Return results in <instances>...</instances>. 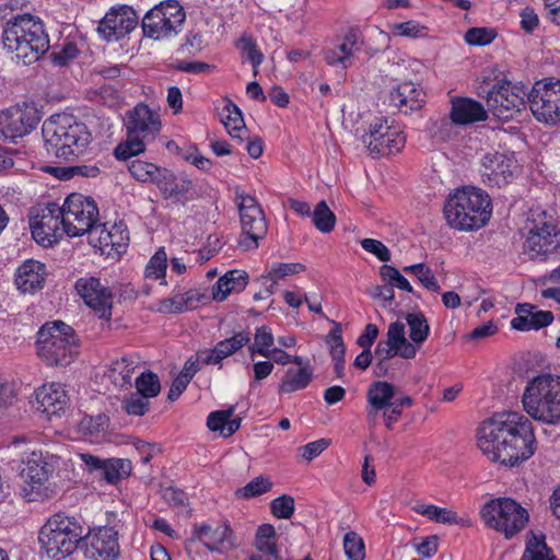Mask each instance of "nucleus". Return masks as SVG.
<instances>
[{"label":"nucleus","mask_w":560,"mask_h":560,"mask_svg":"<svg viewBox=\"0 0 560 560\" xmlns=\"http://www.w3.org/2000/svg\"><path fill=\"white\" fill-rule=\"evenodd\" d=\"M51 470L43 454L32 453L20 471L21 479L31 487L32 490L44 485L48 480Z\"/></svg>","instance_id":"obj_33"},{"label":"nucleus","mask_w":560,"mask_h":560,"mask_svg":"<svg viewBox=\"0 0 560 560\" xmlns=\"http://www.w3.org/2000/svg\"><path fill=\"white\" fill-rule=\"evenodd\" d=\"M305 270V266L299 262H275L270 266L262 279L271 281L270 287H275L277 282L285 277L300 273Z\"/></svg>","instance_id":"obj_49"},{"label":"nucleus","mask_w":560,"mask_h":560,"mask_svg":"<svg viewBox=\"0 0 560 560\" xmlns=\"http://www.w3.org/2000/svg\"><path fill=\"white\" fill-rule=\"evenodd\" d=\"M138 366V361L133 358L124 357L112 362L107 370V377L119 387L131 384L132 374Z\"/></svg>","instance_id":"obj_43"},{"label":"nucleus","mask_w":560,"mask_h":560,"mask_svg":"<svg viewBox=\"0 0 560 560\" xmlns=\"http://www.w3.org/2000/svg\"><path fill=\"white\" fill-rule=\"evenodd\" d=\"M524 410L547 424L560 422V377L542 374L528 382L522 396Z\"/></svg>","instance_id":"obj_7"},{"label":"nucleus","mask_w":560,"mask_h":560,"mask_svg":"<svg viewBox=\"0 0 560 560\" xmlns=\"http://www.w3.org/2000/svg\"><path fill=\"white\" fill-rule=\"evenodd\" d=\"M79 52L80 51L77 47V44L69 42L63 44L59 50H54L50 54V59L54 65L63 67L72 61L79 55Z\"/></svg>","instance_id":"obj_57"},{"label":"nucleus","mask_w":560,"mask_h":560,"mask_svg":"<svg viewBox=\"0 0 560 560\" xmlns=\"http://www.w3.org/2000/svg\"><path fill=\"white\" fill-rule=\"evenodd\" d=\"M271 512L278 518H290L294 512V499L282 494L271 502Z\"/></svg>","instance_id":"obj_58"},{"label":"nucleus","mask_w":560,"mask_h":560,"mask_svg":"<svg viewBox=\"0 0 560 560\" xmlns=\"http://www.w3.org/2000/svg\"><path fill=\"white\" fill-rule=\"evenodd\" d=\"M149 398L135 393L125 397L122 409L130 416H143L149 408Z\"/></svg>","instance_id":"obj_55"},{"label":"nucleus","mask_w":560,"mask_h":560,"mask_svg":"<svg viewBox=\"0 0 560 560\" xmlns=\"http://www.w3.org/2000/svg\"><path fill=\"white\" fill-rule=\"evenodd\" d=\"M423 103V91L412 82H402L389 93V104L406 115L421 109Z\"/></svg>","instance_id":"obj_27"},{"label":"nucleus","mask_w":560,"mask_h":560,"mask_svg":"<svg viewBox=\"0 0 560 560\" xmlns=\"http://www.w3.org/2000/svg\"><path fill=\"white\" fill-rule=\"evenodd\" d=\"M396 388L392 383L385 381L373 382L366 393L369 407L366 416L374 421L381 410H385L395 397Z\"/></svg>","instance_id":"obj_32"},{"label":"nucleus","mask_w":560,"mask_h":560,"mask_svg":"<svg viewBox=\"0 0 560 560\" xmlns=\"http://www.w3.org/2000/svg\"><path fill=\"white\" fill-rule=\"evenodd\" d=\"M518 171L513 153L488 152L481 159L480 175L489 187L501 188L512 183Z\"/></svg>","instance_id":"obj_18"},{"label":"nucleus","mask_w":560,"mask_h":560,"mask_svg":"<svg viewBox=\"0 0 560 560\" xmlns=\"http://www.w3.org/2000/svg\"><path fill=\"white\" fill-rule=\"evenodd\" d=\"M361 45L359 34L351 30L345 35L342 43L324 52V59L329 66L340 65L345 69L349 68L352 65L354 54L361 50Z\"/></svg>","instance_id":"obj_31"},{"label":"nucleus","mask_w":560,"mask_h":560,"mask_svg":"<svg viewBox=\"0 0 560 560\" xmlns=\"http://www.w3.org/2000/svg\"><path fill=\"white\" fill-rule=\"evenodd\" d=\"M360 244L364 250L375 255L381 261L387 262L390 260V252L381 241L363 238Z\"/></svg>","instance_id":"obj_60"},{"label":"nucleus","mask_w":560,"mask_h":560,"mask_svg":"<svg viewBox=\"0 0 560 560\" xmlns=\"http://www.w3.org/2000/svg\"><path fill=\"white\" fill-rule=\"evenodd\" d=\"M451 103L450 119L456 125H469L488 118L483 105L472 98L454 97Z\"/></svg>","instance_id":"obj_30"},{"label":"nucleus","mask_w":560,"mask_h":560,"mask_svg":"<svg viewBox=\"0 0 560 560\" xmlns=\"http://www.w3.org/2000/svg\"><path fill=\"white\" fill-rule=\"evenodd\" d=\"M407 325L409 326V338L411 343L416 347L417 345H422L429 337L430 326L425 316L418 313H408L406 316Z\"/></svg>","instance_id":"obj_44"},{"label":"nucleus","mask_w":560,"mask_h":560,"mask_svg":"<svg viewBox=\"0 0 560 560\" xmlns=\"http://www.w3.org/2000/svg\"><path fill=\"white\" fill-rule=\"evenodd\" d=\"M477 445L489 460L516 466L530 458L537 448L533 422L516 411L497 413L480 423Z\"/></svg>","instance_id":"obj_1"},{"label":"nucleus","mask_w":560,"mask_h":560,"mask_svg":"<svg viewBox=\"0 0 560 560\" xmlns=\"http://www.w3.org/2000/svg\"><path fill=\"white\" fill-rule=\"evenodd\" d=\"M84 538V527L73 516L65 513L51 515L38 532L40 550L52 560L71 556Z\"/></svg>","instance_id":"obj_5"},{"label":"nucleus","mask_w":560,"mask_h":560,"mask_svg":"<svg viewBox=\"0 0 560 560\" xmlns=\"http://www.w3.org/2000/svg\"><path fill=\"white\" fill-rule=\"evenodd\" d=\"M275 338L271 329L268 326L257 327L254 334V343L249 345L248 350L252 357L256 353L269 358V352L272 349Z\"/></svg>","instance_id":"obj_46"},{"label":"nucleus","mask_w":560,"mask_h":560,"mask_svg":"<svg viewBox=\"0 0 560 560\" xmlns=\"http://www.w3.org/2000/svg\"><path fill=\"white\" fill-rule=\"evenodd\" d=\"M163 498L171 506L178 509L179 512H184L186 516L191 515V509H187V492H164Z\"/></svg>","instance_id":"obj_64"},{"label":"nucleus","mask_w":560,"mask_h":560,"mask_svg":"<svg viewBox=\"0 0 560 560\" xmlns=\"http://www.w3.org/2000/svg\"><path fill=\"white\" fill-rule=\"evenodd\" d=\"M36 409L48 417L59 415L68 405V396L59 383L45 384L35 392Z\"/></svg>","instance_id":"obj_26"},{"label":"nucleus","mask_w":560,"mask_h":560,"mask_svg":"<svg viewBox=\"0 0 560 560\" xmlns=\"http://www.w3.org/2000/svg\"><path fill=\"white\" fill-rule=\"evenodd\" d=\"M187 541L189 544L200 542L211 552H222L235 547L233 530L228 522L219 523L215 526L208 523H196L191 527Z\"/></svg>","instance_id":"obj_20"},{"label":"nucleus","mask_w":560,"mask_h":560,"mask_svg":"<svg viewBox=\"0 0 560 560\" xmlns=\"http://www.w3.org/2000/svg\"><path fill=\"white\" fill-rule=\"evenodd\" d=\"M495 32L489 27H471L465 34V40L469 45L485 46L495 38Z\"/></svg>","instance_id":"obj_56"},{"label":"nucleus","mask_w":560,"mask_h":560,"mask_svg":"<svg viewBox=\"0 0 560 560\" xmlns=\"http://www.w3.org/2000/svg\"><path fill=\"white\" fill-rule=\"evenodd\" d=\"M343 550L349 560H364L365 559V545L363 538L353 530L345 534Z\"/></svg>","instance_id":"obj_51"},{"label":"nucleus","mask_w":560,"mask_h":560,"mask_svg":"<svg viewBox=\"0 0 560 560\" xmlns=\"http://www.w3.org/2000/svg\"><path fill=\"white\" fill-rule=\"evenodd\" d=\"M82 429L86 430L89 434L95 439L104 436L109 427V418L104 413H98L95 417L84 418L81 421Z\"/></svg>","instance_id":"obj_54"},{"label":"nucleus","mask_w":560,"mask_h":560,"mask_svg":"<svg viewBox=\"0 0 560 560\" xmlns=\"http://www.w3.org/2000/svg\"><path fill=\"white\" fill-rule=\"evenodd\" d=\"M132 471V463L127 458H106L101 474L110 486H117L120 481L127 479Z\"/></svg>","instance_id":"obj_41"},{"label":"nucleus","mask_w":560,"mask_h":560,"mask_svg":"<svg viewBox=\"0 0 560 560\" xmlns=\"http://www.w3.org/2000/svg\"><path fill=\"white\" fill-rule=\"evenodd\" d=\"M165 198L186 195L192 187L191 180L185 175H175L172 171L162 167L155 182Z\"/></svg>","instance_id":"obj_35"},{"label":"nucleus","mask_w":560,"mask_h":560,"mask_svg":"<svg viewBox=\"0 0 560 560\" xmlns=\"http://www.w3.org/2000/svg\"><path fill=\"white\" fill-rule=\"evenodd\" d=\"M42 133L47 152L63 160L81 154L91 141L85 125L69 115L52 116L45 120Z\"/></svg>","instance_id":"obj_4"},{"label":"nucleus","mask_w":560,"mask_h":560,"mask_svg":"<svg viewBox=\"0 0 560 560\" xmlns=\"http://www.w3.org/2000/svg\"><path fill=\"white\" fill-rule=\"evenodd\" d=\"M243 61H249L253 66V74H258V68L264 60L262 52L258 49L256 43L250 36H242L237 43Z\"/></svg>","instance_id":"obj_48"},{"label":"nucleus","mask_w":560,"mask_h":560,"mask_svg":"<svg viewBox=\"0 0 560 560\" xmlns=\"http://www.w3.org/2000/svg\"><path fill=\"white\" fill-rule=\"evenodd\" d=\"M138 22L139 18L132 8H112L100 21L97 32L107 42L119 40L133 31Z\"/></svg>","instance_id":"obj_21"},{"label":"nucleus","mask_w":560,"mask_h":560,"mask_svg":"<svg viewBox=\"0 0 560 560\" xmlns=\"http://www.w3.org/2000/svg\"><path fill=\"white\" fill-rule=\"evenodd\" d=\"M334 328L327 336V343L330 347V355L334 361V370L338 378H342L345 375V353L346 346L342 340V328L341 324L334 322Z\"/></svg>","instance_id":"obj_39"},{"label":"nucleus","mask_w":560,"mask_h":560,"mask_svg":"<svg viewBox=\"0 0 560 560\" xmlns=\"http://www.w3.org/2000/svg\"><path fill=\"white\" fill-rule=\"evenodd\" d=\"M167 268V255L164 247H160L150 258L144 276L148 279H164Z\"/></svg>","instance_id":"obj_52"},{"label":"nucleus","mask_w":560,"mask_h":560,"mask_svg":"<svg viewBox=\"0 0 560 560\" xmlns=\"http://www.w3.org/2000/svg\"><path fill=\"white\" fill-rule=\"evenodd\" d=\"M42 119L34 103L11 106L0 113V133L14 141L33 131Z\"/></svg>","instance_id":"obj_16"},{"label":"nucleus","mask_w":560,"mask_h":560,"mask_svg":"<svg viewBox=\"0 0 560 560\" xmlns=\"http://www.w3.org/2000/svg\"><path fill=\"white\" fill-rule=\"evenodd\" d=\"M479 514L487 527L503 534L506 539L521 533L529 522L527 510L508 497L487 501Z\"/></svg>","instance_id":"obj_10"},{"label":"nucleus","mask_w":560,"mask_h":560,"mask_svg":"<svg viewBox=\"0 0 560 560\" xmlns=\"http://www.w3.org/2000/svg\"><path fill=\"white\" fill-rule=\"evenodd\" d=\"M515 314L511 327L518 331L539 330L552 324L555 318L552 312L538 310L530 303H518Z\"/></svg>","instance_id":"obj_23"},{"label":"nucleus","mask_w":560,"mask_h":560,"mask_svg":"<svg viewBox=\"0 0 560 560\" xmlns=\"http://www.w3.org/2000/svg\"><path fill=\"white\" fill-rule=\"evenodd\" d=\"M250 338L252 334L248 330L235 332L232 337L219 341L213 349L200 351L199 359L207 365L219 364L244 346L249 345Z\"/></svg>","instance_id":"obj_24"},{"label":"nucleus","mask_w":560,"mask_h":560,"mask_svg":"<svg viewBox=\"0 0 560 560\" xmlns=\"http://www.w3.org/2000/svg\"><path fill=\"white\" fill-rule=\"evenodd\" d=\"M242 225V238L238 245L244 250H250L258 247V241L261 240L267 232V223L262 210L257 213L240 214Z\"/></svg>","instance_id":"obj_29"},{"label":"nucleus","mask_w":560,"mask_h":560,"mask_svg":"<svg viewBox=\"0 0 560 560\" xmlns=\"http://www.w3.org/2000/svg\"><path fill=\"white\" fill-rule=\"evenodd\" d=\"M74 288L85 304L93 308L98 314L100 318H110L113 294L106 285L102 284L98 278H80L77 280Z\"/></svg>","instance_id":"obj_22"},{"label":"nucleus","mask_w":560,"mask_h":560,"mask_svg":"<svg viewBox=\"0 0 560 560\" xmlns=\"http://www.w3.org/2000/svg\"><path fill=\"white\" fill-rule=\"evenodd\" d=\"M224 102L225 104L220 114L221 121L232 138L243 141L244 135L247 132L243 114L231 100H225Z\"/></svg>","instance_id":"obj_38"},{"label":"nucleus","mask_w":560,"mask_h":560,"mask_svg":"<svg viewBox=\"0 0 560 560\" xmlns=\"http://www.w3.org/2000/svg\"><path fill=\"white\" fill-rule=\"evenodd\" d=\"M329 445H330V441L326 440V439H319V440L310 442L300 448L301 456L305 460L311 462L313 458H315L319 454H322Z\"/></svg>","instance_id":"obj_63"},{"label":"nucleus","mask_w":560,"mask_h":560,"mask_svg":"<svg viewBox=\"0 0 560 560\" xmlns=\"http://www.w3.org/2000/svg\"><path fill=\"white\" fill-rule=\"evenodd\" d=\"M128 171L136 180L144 184L150 183L155 185L162 167L150 162L133 160L129 163Z\"/></svg>","instance_id":"obj_45"},{"label":"nucleus","mask_w":560,"mask_h":560,"mask_svg":"<svg viewBox=\"0 0 560 560\" xmlns=\"http://www.w3.org/2000/svg\"><path fill=\"white\" fill-rule=\"evenodd\" d=\"M386 336V341L397 347L399 357L404 359H413L416 357L418 348L407 340L404 323L398 320L392 323L388 326Z\"/></svg>","instance_id":"obj_42"},{"label":"nucleus","mask_w":560,"mask_h":560,"mask_svg":"<svg viewBox=\"0 0 560 560\" xmlns=\"http://www.w3.org/2000/svg\"><path fill=\"white\" fill-rule=\"evenodd\" d=\"M250 338L252 334L248 330L235 332L232 337L219 341L213 349L200 351L199 359L207 365L219 364L244 346L249 345Z\"/></svg>","instance_id":"obj_25"},{"label":"nucleus","mask_w":560,"mask_h":560,"mask_svg":"<svg viewBox=\"0 0 560 560\" xmlns=\"http://www.w3.org/2000/svg\"><path fill=\"white\" fill-rule=\"evenodd\" d=\"M235 196L240 214L257 213L258 210H262L255 197L241 191L238 188L235 191Z\"/></svg>","instance_id":"obj_61"},{"label":"nucleus","mask_w":560,"mask_h":560,"mask_svg":"<svg viewBox=\"0 0 560 560\" xmlns=\"http://www.w3.org/2000/svg\"><path fill=\"white\" fill-rule=\"evenodd\" d=\"M312 222L322 233H329L336 225V215L329 209L326 201L322 200L312 212Z\"/></svg>","instance_id":"obj_47"},{"label":"nucleus","mask_w":560,"mask_h":560,"mask_svg":"<svg viewBox=\"0 0 560 560\" xmlns=\"http://www.w3.org/2000/svg\"><path fill=\"white\" fill-rule=\"evenodd\" d=\"M491 200L485 191L464 187L450 195L444 205L447 224L459 231L482 228L490 219Z\"/></svg>","instance_id":"obj_3"},{"label":"nucleus","mask_w":560,"mask_h":560,"mask_svg":"<svg viewBox=\"0 0 560 560\" xmlns=\"http://www.w3.org/2000/svg\"><path fill=\"white\" fill-rule=\"evenodd\" d=\"M186 12L177 0H165L150 9L143 16V35L154 40L176 36L182 32Z\"/></svg>","instance_id":"obj_11"},{"label":"nucleus","mask_w":560,"mask_h":560,"mask_svg":"<svg viewBox=\"0 0 560 560\" xmlns=\"http://www.w3.org/2000/svg\"><path fill=\"white\" fill-rule=\"evenodd\" d=\"M37 354L50 366H67L79 353L74 329L63 322L46 323L37 332Z\"/></svg>","instance_id":"obj_8"},{"label":"nucleus","mask_w":560,"mask_h":560,"mask_svg":"<svg viewBox=\"0 0 560 560\" xmlns=\"http://www.w3.org/2000/svg\"><path fill=\"white\" fill-rule=\"evenodd\" d=\"M248 283V276L243 270H230L220 277L212 288V298L214 301L222 302L231 293H240L245 290Z\"/></svg>","instance_id":"obj_34"},{"label":"nucleus","mask_w":560,"mask_h":560,"mask_svg":"<svg viewBox=\"0 0 560 560\" xmlns=\"http://www.w3.org/2000/svg\"><path fill=\"white\" fill-rule=\"evenodd\" d=\"M62 208L58 203L38 205L30 210V229L33 238L43 246L57 243L63 232Z\"/></svg>","instance_id":"obj_13"},{"label":"nucleus","mask_w":560,"mask_h":560,"mask_svg":"<svg viewBox=\"0 0 560 560\" xmlns=\"http://www.w3.org/2000/svg\"><path fill=\"white\" fill-rule=\"evenodd\" d=\"M235 407L230 406L225 410L212 411L207 419V425L211 431H220L224 438L234 434L241 427V418H232Z\"/></svg>","instance_id":"obj_37"},{"label":"nucleus","mask_w":560,"mask_h":560,"mask_svg":"<svg viewBox=\"0 0 560 560\" xmlns=\"http://www.w3.org/2000/svg\"><path fill=\"white\" fill-rule=\"evenodd\" d=\"M4 48L23 65L37 61L49 49V37L43 21L32 14H16L7 21L2 31Z\"/></svg>","instance_id":"obj_2"},{"label":"nucleus","mask_w":560,"mask_h":560,"mask_svg":"<svg viewBox=\"0 0 560 560\" xmlns=\"http://www.w3.org/2000/svg\"><path fill=\"white\" fill-rule=\"evenodd\" d=\"M521 560H556L552 549L546 542L544 533L530 530Z\"/></svg>","instance_id":"obj_40"},{"label":"nucleus","mask_w":560,"mask_h":560,"mask_svg":"<svg viewBox=\"0 0 560 560\" xmlns=\"http://www.w3.org/2000/svg\"><path fill=\"white\" fill-rule=\"evenodd\" d=\"M529 108L534 117L541 122H560V81L536 82L528 93Z\"/></svg>","instance_id":"obj_15"},{"label":"nucleus","mask_w":560,"mask_h":560,"mask_svg":"<svg viewBox=\"0 0 560 560\" xmlns=\"http://www.w3.org/2000/svg\"><path fill=\"white\" fill-rule=\"evenodd\" d=\"M137 393L147 397H155L161 390V384L156 374L152 372L141 373L136 378Z\"/></svg>","instance_id":"obj_53"},{"label":"nucleus","mask_w":560,"mask_h":560,"mask_svg":"<svg viewBox=\"0 0 560 560\" xmlns=\"http://www.w3.org/2000/svg\"><path fill=\"white\" fill-rule=\"evenodd\" d=\"M85 234L89 235V242L93 247L104 249L106 247H115L118 242L115 240V234L106 229L105 224L93 223L91 231Z\"/></svg>","instance_id":"obj_50"},{"label":"nucleus","mask_w":560,"mask_h":560,"mask_svg":"<svg viewBox=\"0 0 560 560\" xmlns=\"http://www.w3.org/2000/svg\"><path fill=\"white\" fill-rule=\"evenodd\" d=\"M525 96L528 93L524 86L502 82L495 84L487 95V105L490 112L501 120L513 119L514 115L525 106Z\"/></svg>","instance_id":"obj_17"},{"label":"nucleus","mask_w":560,"mask_h":560,"mask_svg":"<svg viewBox=\"0 0 560 560\" xmlns=\"http://www.w3.org/2000/svg\"><path fill=\"white\" fill-rule=\"evenodd\" d=\"M91 560H116L119 556L118 532L113 527H98L85 533L80 547Z\"/></svg>","instance_id":"obj_19"},{"label":"nucleus","mask_w":560,"mask_h":560,"mask_svg":"<svg viewBox=\"0 0 560 560\" xmlns=\"http://www.w3.org/2000/svg\"><path fill=\"white\" fill-rule=\"evenodd\" d=\"M313 380V369L306 363L305 366L285 371L279 384V394H291L306 388Z\"/></svg>","instance_id":"obj_36"},{"label":"nucleus","mask_w":560,"mask_h":560,"mask_svg":"<svg viewBox=\"0 0 560 560\" xmlns=\"http://www.w3.org/2000/svg\"><path fill=\"white\" fill-rule=\"evenodd\" d=\"M126 140L114 150L117 160L127 161L145 151L147 143L154 140L161 130L160 115L144 103L137 104L126 113Z\"/></svg>","instance_id":"obj_6"},{"label":"nucleus","mask_w":560,"mask_h":560,"mask_svg":"<svg viewBox=\"0 0 560 560\" xmlns=\"http://www.w3.org/2000/svg\"><path fill=\"white\" fill-rule=\"evenodd\" d=\"M46 276L47 269L44 264L28 259L16 269V288L23 293H33L44 287Z\"/></svg>","instance_id":"obj_28"},{"label":"nucleus","mask_w":560,"mask_h":560,"mask_svg":"<svg viewBox=\"0 0 560 560\" xmlns=\"http://www.w3.org/2000/svg\"><path fill=\"white\" fill-rule=\"evenodd\" d=\"M362 142L373 156H388L400 152L406 137L398 128L389 126L387 118H376L370 124L369 131L362 136Z\"/></svg>","instance_id":"obj_14"},{"label":"nucleus","mask_w":560,"mask_h":560,"mask_svg":"<svg viewBox=\"0 0 560 560\" xmlns=\"http://www.w3.org/2000/svg\"><path fill=\"white\" fill-rule=\"evenodd\" d=\"M222 247L221 241L217 235L208 237L207 245L200 248L197 253L196 260L199 264H205L210 260Z\"/></svg>","instance_id":"obj_62"},{"label":"nucleus","mask_w":560,"mask_h":560,"mask_svg":"<svg viewBox=\"0 0 560 560\" xmlns=\"http://www.w3.org/2000/svg\"><path fill=\"white\" fill-rule=\"evenodd\" d=\"M525 252L530 258L546 260L550 255H560V226L552 214L545 210H530L526 221Z\"/></svg>","instance_id":"obj_9"},{"label":"nucleus","mask_w":560,"mask_h":560,"mask_svg":"<svg viewBox=\"0 0 560 560\" xmlns=\"http://www.w3.org/2000/svg\"><path fill=\"white\" fill-rule=\"evenodd\" d=\"M61 208L63 232L70 237L84 235L98 221V208L92 197L71 194Z\"/></svg>","instance_id":"obj_12"},{"label":"nucleus","mask_w":560,"mask_h":560,"mask_svg":"<svg viewBox=\"0 0 560 560\" xmlns=\"http://www.w3.org/2000/svg\"><path fill=\"white\" fill-rule=\"evenodd\" d=\"M422 514L427 515L430 520L435 522L444 524L457 523V515L455 512L435 505H427L422 511Z\"/></svg>","instance_id":"obj_59"}]
</instances>
